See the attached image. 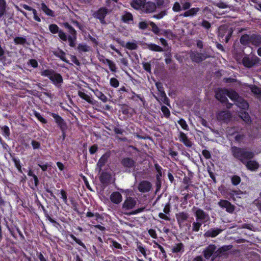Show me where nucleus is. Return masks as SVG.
Returning a JSON list of instances; mask_svg holds the SVG:
<instances>
[{
	"instance_id": "nucleus-34",
	"label": "nucleus",
	"mask_w": 261,
	"mask_h": 261,
	"mask_svg": "<svg viewBox=\"0 0 261 261\" xmlns=\"http://www.w3.org/2000/svg\"><path fill=\"white\" fill-rule=\"evenodd\" d=\"M90 49V47L85 44H79L77 46V50L79 52H87Z\"/></svg>"
},
{
	"instance_id": "nucleus-37",
	"label": "nucleus",
	"mask_w": 261,
	"mask_h": 261,
	"mask_svg": "<svg viewBox=\"0 0 261 261\" xmlns=\"http://www.w3.org/2000/svg\"><path fill=\"white\" fill-rule=\"evenodd\" d=\"M163 35L166 36L168 38L170 39H173L176 37V35L174 34L172 31L169 30H166L163 31L162 33Z\"/></svg>"
},
{
	"instance_id": "nucleus-56",
	"label": "nucleus",
	"mask_w": 261,
	"mask_h": 261,
	"mask_svg": "<svg viewBox=\"0 0 261 261\" xmlns=\"http://www.w3.org/2000/svg\"><path fill=\"white\" fill-rule=\"evenodd\" d=\"M166 15H167V11L164 10V11L161 12L160 13H159V14H158L156 15H154L153 16V17L154 18L159 19H161L162 18H163L164 16H165Z\"/></svg>"
},
{
	"instance_id": "nucleus-62",
	"label": "nucleus",
	"mask_w": 261,
	"mask_h": 261,
	"mask_svg": "<svg viewBox=\"0 0 261 261\" xmlns=\"http://www.w3.org/2000/svg\"><path fill=\"white\" fill-rule=\"evenodd\" d=\"M215 5L216 6L218 7V8H221V9H225V8H227V7H228V5L223 2H219L218 3H216L215 4Z\"/></svg>"
},
{
	"instance_id": "nucleus-24",
	"label": "nucleus",
	"mask_w": 261,
	"mask_h": 261,
	"mask_svg": "<svg viewBox=\"0 0 261 261\" xmlns=\"http://www.w3.org/2000/svg\"><path fill=\"white\" fill-rule=\"evenodd\" d=\"M160 97H158L157 96L154 95V98L159 102L161 101L164 102L165 104L167 105H169V100L168 98V97L166 96V94L165 92H162L159 93Z\"/></svg>"
},
{
	"instance_id": "nucleus-17",
	"label": "nucleus",
	"mask_w": 261,
	"mask_h": 261,
	"mask_svg": "<svg viewBox=\"0 0 261 261\" xmlns=\"http://www.w3.org/2000/svg\"><path fill=\"white\" fill-rule=\"evenodd\" d=\"M236 102V105L243 110H246L248 108V103L238 95V97L236 99H233Z\"/></svg>"
},
{
	"instance_id": "nucleus-35",
	"label": "nucleus",
	"mask_w": 261,
	"mask_h": 261,
	"mask_svg": "<svg viewBox=\"0 0 261 261\" xmlns=\"http://www.w3.org/2000/svg\"><path fill=\"white\" fill-rule=\"evenodd\" d=\"M250 88L251 91V92L257 95V96H260L261 95V88L259 87H258L257 86L255 85H251L250 86Z\"/></svg>"
},
{
	"instance_id": "nucleus-30",
	"label": "nucleus",
	"mask_w": 261,
	"mask_h": 261,
	"mask_svg": "<svg viewBox=\"0 0 261 261\" xmlns=\"http://www.w3.org/2000/svg\"><path fill=\"white\" fill-rule=\"evenodd\" d=\"M78 95L81 98L85 100L89 103L93 104V100L89 95L80 91H79Z\"/></svg>"
},
{
	"instance_id": "nucleus-43",
	"label": "nucleus",
	"mask_w": 261,
	"mask_h": 261,
	"mask_svg": "<svg viewBox=\"0 0 261 261\" xmlns=\"http://www.w3.org/2000/svg\"><path fill=\"white\" fill-rule=\"evenodd\" d=\"M14 41L16 44H23L26 42V39L23 37H17L14 38Z\"/></svg>"
},
{
	"instance_id": "nucleus-11",
	"label": "nucleus",
	"mask_w": 261,
	"mask_h": 261,
	"mask_svg": "<svg viewBox=\"0 0 261 261\" xmlns=\"http://www.w3.org/2000/svg\"><path fill=\"white\" fill-rule=\"evenodd\" d=\"M218 205L222 208H225L226 211L230 213H232L234 210L233 205L227 200H221L218 202Z\"/></svg>"
},
{
	"instance_id": "nucleus-10",
	"label": "nucleus",
	"mask_w": 261,
	"mask_h": 261,
	"mask_svg": "<svg viewBox=\"0 0 261 261\" xmlns=\"http://www.w3.org/2000/svg\"><path fill=\"white\" fill-rule=\"evenodd\" d=\"M152 187L151 183L148 181L143 180L140 182L138 185V190L142 193L149 192Z\"/></svg>"
},
{
	"instance_id": "nucleus-40",
	"label": "nucleus",
	"mask_w": 261,
	"mask_h": 261,
	"mask_svg": "<svg viewBox=\"0 0 261 261\" xmlns=\"http://www.w3.org/2000/svg\"><path fill=\"white\" fill-rule=\"evenodd\" d=\"M49 30L53 34L57 33L60 31L59 27L55 24L49 25Z\"/></svg>"
},
{
	"instance_id": "nucleus-42",
	"label": "nucleus",
	"mask_w": 261,
	"mask_h": 261,
	"mask_svg": "<svg viewBox=\"0 0 261 261\" xmlns=\"http://www.w3.org/2000/svg\"><path fill=\"white\" fill-rule=\"evenodd\" d=\"M230 248V246H224L220 248L216 252L217 253V255H220V254L228 251Z\"/></svg>"
},
{
	"instance_id": "nucleus-32",
	"label": "nucleus",
	"mask_w": 261,
	"mask_h": 261,
	"mask_svg": "<svg viewBox=\"0 0 261 261\" xmlns=\"http://www.w3.org/2000/svg\"><path fill=\"white\" fill-rule=\"evenodd\" d=\"M41 8L43 12H44L47 15L51 16L54 15V12L49 9L45 4H41Z\"/></svg>"
},
{
	"instance_id": "nucleus-25",
	"label": "nucleus",
	"mask_w": 261,
	"mask_h": 261,
	"mask_svg": "<svg viewBox=\"0 0 261 261\" xmlns=\"http://www.w3.org/2000/svg\"><path fill=\"white\" fill-rule=\"evenodd\" d=\"M199 10L200 9L199 8H192L186 11L182 15L184 17L193 16L195 15Z\"/></svg>"
},
{
	"instance_id": "nucleus-59",
	"label": "nucleus",
	"mask_w": 261,
	"mask_h": 261,
	"mask_svg": "<svg viewBox=\"0 0 261 261\" xmlns=\"http://www.w3.org/2000/svg\"><path fill=\"white\" fill-rule=\"evenodd\" d=\"M201 25L206 29H210L211 27V23L205 20L202 21Z\"/></svg>"
},
{
	"instance_id": "nucleus-12",
	"label": "nucleus",
	"mask_w": 261,
	"mask_h": 261,
	"mask_svg": "<svg viewBox=\"0 0 261 261\" xmlns=\"http://www.w3.org/2000/svg\"><path fill=\"white\" fill-rule=\"evenodd\" d=\"M217 247L215 245L211 244L208 245L203 251V253L206 259H208L215 251Z\"/></svg>"
},
{
	"instance_id": "nucleus-26",
	"label": "nucleus",
	"mask_w": 261,
	"mask_h": 261,
	"mask_svg": "<svg viewBox=\"0 0 261 261\" xmlns=\"http://www.w3.org/2000/svg\"><path fill=\"white\" fill-rule=\"evenodd\" d=\"M144 1L145 0H133L131 3V6L135 9H140L141 8H142L144 4Z\"/></svg>"
},
{
	"instance_id": "nucleus-51",
	"label": "nucleus",
	"mask_w": 261,
	"mask_h": 261,
	"mask_svg": "<svg viewBox=\"0 0 261 261\" xmlns=\"http://www.w3.org/2000/svg\"><path fill=\"white\" fill-rule=\"evenodd\" d=\"M161 110L164 116L166 117H169L170 115V112L169 109L166 106H162Z\"/></svg>"
},
{
	"instance_id": "nucleus-31",
	"label": "nucleus",
	"mask_w": 261,
	"mask_h": 261,
	"mask_svg": "<svg viewBox=\"0 0 261 261\" xmlns=\"http://www.w3.org/2000/svg\"><path fill=\"white\" fill-rule=\"evenodd\" d=\"M147 48L151 50L158 52H162L163 51V48L160 46L153 43L148 44L147 45Z\"/></svg>"
},
{
	"instance_id": "nucleus-19",
	"label": "nucleus",
	"mask_w": 261,
	"mask_h": 261,
	"mask_svg": "<svg viewBox=\"0 0 261 261\" xmlns=\"http://www.w3.org/2000/svg\"><path fill=\"white\" fill-rule=\"evenodd\" d=\"M179 140L182 142L186 146L191 147L192 145L191 142L188 139L186 135L182 132H179L178 136Z\"/></svg>"
},
{
	"instance_id": "nucleus-9",
	"label": "nucleus",
	"mask_w": 261,
	"mask_h": 261,
	"mask_svg": "<svg viewBox=\"0 0 261 261\" xmlns=\"http://www.w3.org/2000/svg\"><path fill=\"white\" fill-rule=\"evenodd\" d=\"M175 216L179 226L181 227L188 219L189 215L186 212H181L176 214Z\"/></svg>"
},
{
	"instance_id": "nucleus-16",
	"label": "nucleus",
	"mask_w": 261,
	"mask_h": 261,
	"mask_svg": "<svg viewBox=\"0 0 261 261\" xmlns=\"http://www.w3.org/2000/svg\"><path fill=\"white\" fill-rule=\"evenodd\" d=\"M110 199L113 203L119 204L122 200V196L119 192H114L111 194Z\"/></svg>"
},
{
	"instance_id": "nucleus-53",
	"label": "nucleus",
	"mask_w": 261,
	"mask_h": 261,
	"mask_svg": "<svg viewBox=\"0 0 261 261\" xmlns=\"http://www.w3.org/2000/svg\"><path fill=\"white\" fill-rule=\"evenodd\" d=\"M149 24L152 28V32H153L155 34H156L159 33V29L154 22H150Z\"/></svg>"
},
{
	"instance_id": "nucleus-23",
	"label": "nucleus",
	"mask_w": 261,
	"mask_h": 261,
	"mask_svg": "<svg viewBox=\"0 0 261 261\" xmlns=\"http://www.w3.org/2000/svg\"><path fill=\"white\" fill-rule=\"evenodd\" d=\"M108 158H109V155L107 154H105L99 160V161L97 164V167L98 168L99 172L101 171V168L107 163Z\"/></svg>"
},
{
	"instance_id": "nucleus-39",
	"label": "nucleus",
	"mask_w": 261,
	"mask_h": 261,
	"mask_svg": "<svg viewBox=\"0 0 261 261\" xmlns=\"http://www.w3.org/2000/svg\"><path fill=\"white\" fill-rule=\"evenodd\" d=\"M125 47L128 49L134 50L137 49L138 45L135 42H128L125 44Z\"/></svg>"
},
{
	"instance_id": "nucleus-36",
	"label": "nucleus",
	"mask_w": 261,
	"mask_h": 261,
	"mask_svg": "<svg viewBox=\"0 0 261 261\" xmlns=\"http://www.w3.org/2000/svg\"><path fill=\"white\" fill-rule=\"evenodd\" d=\"M122 20L125 22H128L133 20V15L130 13L126 12L122 16Z\"/></svg>"
},
{
	"instance_id": "nucleus-20",
	"label": "nucleus",
	"mask_w": 261,
	"mask_h": 261,
	"mask_svg": "<svg viewBox=\"0 0 261 261\" xmlns=\"http://www.w3.org/2000/svg\"><path fill=\"white\" fill-rule=\"evenodd\" d=\"M121 163L125 168H132L135 167V162L131 158H124Z\"/></svg>"
},
{
	"instance_id": "nucleus-47",
	"label": "nucleus",
	"mask_w": 261,
	"mask_h": 261,
	"mask_svg": "<svg viewBox=\"0 0 261 261\" xmlns=\"http://www.w3.org/2000/svg\"><path fill=\"white\" fill-rule=\"evenodd\" d=\"M201 226V223L198 222H194L192 224V230L194 231H199L200 227Z\"/></svg>"
},
{
	"instance_id": "nucleus-58",
	"label": "nucleus",
	"mask_w": 261,
	"mask_h": 261,
	"mask_svg": "<svg viewBox=\"0 0 261 261\" xmlns=\"http://www.w3.org/2000/svg\"><path fill=\"white\" fill-rule=\"evenodd\" d=\"M55 55L59 57L62 60L66 62L65 54L63 51H60L58 53H55Z\"/></svg>"
},
{
	"instance_id": "nucleus-38",
	"label": "nucleus",
	"mask_w": 261,
	"mask_h": 261,
	"mask_svg": "<svg viewBox=\"0 0 261 261\" xmlns=\"http://www.w3.org/2000/svg\"><path fill=\"white\" fill-rule=\"evenodd\" d=\"M240 117L246 123H249L251 122L250 117L249 114L246 112L241 113Z\"/></svg>"
},
{
	"instance_id": "nucleus-2",
	"label": "nucleus",
	"mask_w": 261,
	"mask_h": 261,
	"mask_svg": "<svg viewBox=\"0 0 261 261\" xmlns=\"http://www.w3.org/2000/svg\"><path fill=\"white\" fill-rule=\"evenodd\" d=\"M226 96L231 100L238 97V93L233 90H228L226 89H219L216 92V98L222 103L228 101Z\"/></svg>"
},
{
	"instance_id": "nucleus-18",
	"label": "nucleus",
	"mask_w": 261,
	"mask_h": 261,
	"mask_svg": "<svg viewBox=\"0 0 261 261\" xmlns=\"http://www.w3.org/2000/svg\"><path fill=\"white\" fill-rule=\"evenodd\" d=\"M231 115L227 111H221L218 113L217 118L220 121H227L230 118Z\"/></svg>"
},
{
	"instance_id": "nucleus-60",
	"label": "nucleus",
	"mask_w": 261,
	"mask_h": 261,
	"mask_svg": "<svg viewBox=\"0 0 261 261\" xmlns=\"http://www.w3.org/2000/svg\"><path fill=\"white\" fill-rule=\"evenodd\" d=\"M182 9L184 10H187L189 9L191 6V4L190 2H184L181 3Z\"/></svg>"
},
{
	"instance_id": "nucleus-49",
	"label": "nucleus",
	"mask_w": 261,
	"mask_h": 261,
	"mask_svg": "<svg viewBox=\"0 0 261 261\" xmlns=\"http://www.w3.org/2000/svg\"><path fill=\"white\" fill-rule=\"evenodd\" d=\"M241 181V178L237 175H234L231 177V182L233 185H238Z\"/></svg>"
},
{
	"instance_id": "nucleus-3",
	"label": "nucleus",
	"mask_w": 261,
	"mask_h": 261,
	"mask_svg": "<svg viewBox=\"0 0 261 261\" xmlns=\"http://www.w3.org/2000/svg\"><path fill=\"white\" fill-rule=\"evenodd\" d=\"M42 76L48 77L56 86H59L63 83V78L60 74L56 72L53 69H45L40 72Z\"/></svg>"
},
{
	"instance_id": "nucleus-55",
	"label": "nucleus",
	"mask_w": 261,
	"mask_h": 261,
	"mask_svg": "<svg viewBox=\"0 0 261 261\" xmlns=\"http://www.w3.org/2000/svg\"><path fill=\"white\" fill-rule=\"evenodd\" d=\"M110 69L112 71L115 72L116 71V64L112 62V61H109V62L108 64Z\"/></svg>"
},
{
	"instance_id": "nucleus-6",
	"label": "nucleus",
	"mask_w": 261,
	"mask_h": 261,
	"mask_svg": "<svg viewBox=\"0 0 261 261\" xmlns=\"http://www.w3.org/2000/svg\"><path fill=\"white\" fill-rule=\"evenodd\" d=\"M190 57L192 61L199 63L208 58L210 56L206 54L191 52L190 54Z\"/></svg>"
},
{
	"instance_id": "nucleus-15",
	"label": "nucleus",
	"mask_w": 261,
	"mask_h": 261,
	"mask_svg": "<svg viewBox=\"0 0 261 261\" xmlns=\"http://www.w3.org/2000/svg\"><path fill=\"white\" fill-rule=\"evenodd\" d=\"M248 170L251 171L256 170L259 167V164L255 161L250 160L246 161L243 163Z\"/></svg>"
},
{
	"instance_id": "nucleus-52",
	"label": "nucleus",
	"mask_w": 261,
	"mask_h": 261,
	"mask_svg": "<svg viewBox=\"0 0 261 261\" xmlns=\"http://www.w3.org/2000/svg\"><path fill=\"white\" fill-rule=\"evenodd\" d=\"M35 116L36 117V118L42 123L45 124L47 123V121L45 119H44L40 114V113L35 112Z\"/></svg>"
},
{
	"instance_id": "nucleus-27",
	"label": "nucleus",
	"mask_w": 261,
	"mask_h": 261,
	"mask_svg": "<svg viewBox=\"0 0 261 261\" xmlns=\"http://www.w3.org/2000/svg\"><path fill=\"white\" fill-rule=\"evenodd\" d=\"M93 92L95 95L103 102H106L108 101L107 96L98 89L93 90Z\"/></svg>"
},
{
	"instance_id": "nucleus-21",
	"label": "nucleus",
	"mask_w": 261,
	"mask_h": 261,
	"mask_svg": "<svg viewBox=\"0 0 261 261\" xmlns=\"http://www.w3.org/2000/svg\"><path fill=\"white\" fill-rule=\"evenodd\" d=\"M250 43L255 46L261 45V35L256 34H252Z\"/></svg>"
},
{
	"instance_id": "nucleus-29",
	"label": "nucleus",
	"mask_w": 261,
	"mask_h": 261,
	"mask_svg": "<svg viewBox=\"0 0 261 261\" xmlns=\"http://www.w3.org/2000/svg\"><path fill=\"white\" fill-rule=\"evenodd\" d=\"M184 251V246L182 243L175 244L172 248L173 253H180Z\"/></svg>"
},
{
	"instance_id": "nucleus-8",
	"label": "nucleus",
	"mask_w": 261,
	"mask_h": 261,
	"mask_svg": "<svg viewBox=\"0 0 261 261\" xmlns=\"http://www.w3.org/2000/svg\"><path fill=\"white\" fill-rule=\"evenodd\" d=\"M108 13V10L105 8L99 9L95 14L94 17L98 19L101 23H105V17Z\"/></svg>"
},
{
	"instance_id": "nucleus-5",
	"label": "nucleus",
	"mask_w": 261,
	"mask_h": 261,
	"mask_svg": "<svg viewBox=\"0 0 261 261\" xmlns=\"http://www.w3.org/2000/svg\"><path fill=\"white\" fill-rule=\"evenodd\" d=\"M194 208L195 209L194 213L197 220L203 222H206L210 220V217L208 214L203 210L199 208L194 207Z\"/></svg>"
},
{
	"instance_id": "nucleus-13",
	"label": "nucleus",
	"mask_w": 261,
	"mask_h": 261,
	"mask_svg": "<svg viewBox=\"0 0 261 261\" xmlns=\"http://www.w3.org/2000/svg\"><path fill=\"white\" fill-rule=\"evenodd\" d=\"M156 5L152 2H147L144 3L142 7V11L146 13H151L156 9Z\"/></svg>"
},
{
	"instance_id": "nucleus-61",
	"label": "nucleus",
	"mask_w": 261,
	"mask_h": 261,
	"mask_svg": "<svg viewBox=\"0 0 261 261\" xmlns=\"http://www.w3.org/2000/svg\"><path fill=\"white\" fill-rule=\"evenodd\" d=\"M59 36L60 38L63 41H66L67 39V36L66 34L63 32L62 31L60 30V31L58 32Z\"/></svg>"
},
{
	"instance_id": "nucleus-57",
	"label": "nucleus",
	"mask_w": 261,
	"mask_h": 261,
	"mask_svg": "<svg viewBox=\"0 0 261 261\" xmlns=\"http://www.w3.org/2000/svg\"><path fill=\"white\" fill-rule=\"evenodd\" d=\"M172 10L173 11L178 12L181 10V6L179 3L175 2L173 6Z\"/></svg>"
},
{
	"instance_id": "nucleus-33",
	"label": "nucleus",
	"mask_w": 261,
	"mask_h": 261,
	"mask_svg": "<svg viewBox=\"0 0 261 261\" xmlns=\"http://www.w3.org/2000/svg\"><path fill=\"white\" fill-rule=\"evenodd\" d=\"M63 25L67 29H68V32L70 34V36H76V31L68 23L65 22L63 23Z\"/></svg>"
},
{
	"instance_id": "nucleus-22",
	"label": "nucleus",
	"mask_w": 261,
	"mask_h": 261,
	"mask_svg": "<svg viewBox=\"0 0 261 261\" xmlns=\"http://www.w3.org/2000/svg\"><path fill=\"white\" fill-rule=\"evenodd\" d=\"M51 116L55 120L56 122L60 126L61 129H63L65 126V123L64 120L58 114L55 113H51Z\"/></svg>"
},
{
	"instance_id": "nucleus-46",
	"label": "nucleus",
	"mask_w": 261,
	"mask_h": 261,
	"mask_svg": "<svg viewBox=\"0 0 261 261\" xmlns=\"http://www.w3.org/2000/svg\"><path fill=\"white\" fill-rule=\"evenodd\" d=\"M76 38V36H69L68 38L69 42V45L71 47H74L75 45V41Z\"/></svg>"
},
{
	"instance_id": "nucleus-14",
	"label": "nucleus",
	"mask_w": 261,
	"mask_h": 261,
	"mask_svg": "<svg viewBox=\"0 0 261 261\" xmlns=\"http://www.w3.org/2000/svg\"><path fill=\"white\" fill-rule=\"evenodd\" d=\"M223 231L222 229H219L218 228H213L210 229L207 231H206L204 236L205 237H212L214 238L217 236L219 234H220Z\"/></svg>"
},
{
	"instance_id": "nucleus-63",
	"label": "nucleus",
	"mask_w": 261,
	"mask_h": 261,
	"mask_svg": "<svg viewBox=\"0 0 261 261\" xmlns=\"http://www.w3.org/2000/svg\"><path fill=\"white\" fill-rule=\"evenodd\" d=\"M61 198L63 199L64 202L65 203H67V197L66 193L65 191L63 190H61Z\"/></svg>"
},
{
	"instance_id": "nucleus-45",
	"label": "nucleus",
	"mask_w": 261,
	"mask_h": 261,
	"mask_svg": "<svg viewBox=\"0 0 261 261\" xmlns=\"http://www.w3.org/2000/svg\"><path fill=\"white\" fill-rule=\"evenodd\" d=\"M153 247H154V248L158 247L160 250L161 252L162 253V254L163 255V257L165 258H166L167 257V254H166V251L161 245L159 244L158 243L155 242L154 244Z\"/></svg>"
},
{
	"instance_id": "nucleus-7",
	"label": "nucleus",
	"mask_w": 261,
	"mask_h": 261,
	"mask_svg": "<svg viewBox=\"0 0 261 261\" xmlns=\"http://www.w3.org/2000/svg\"><path fill=\"white\" fill-rule=\"evenodd\" d=\"M136 200L132 197H127L122 204V208L125 210L133 209L136 204Z\"/></svg>"
},
{
	"instance_id": "nucleus-28",
	"label": "nucleus",
	"mask_w": 261,
	"mask_h": 261,
	"mask_svg": "<svg viewBox=\"0 0 261 261\" xmlns=\"http://www.w3.org/2000/svg\"><path fill=\"white\" fill-rule=\"evenodd\" d=\"M240 43L244 45L248 44L251 42V35L244 34L241 36L240 39Z\"/></svg>"
},
{
	"instance_id": "nucleus-54",
	"label": "nucleus",
	"mask_w": 261,
	"mask_h": 261,
	"mask_svg": "<svg viewBox=\"0 0 261 261\" xmlns=\"http://www.w3.org/2000/svg\"><path fill=\"white\" fill-rule=\"evenodd\" d=\"M238 129L236 127H227L226 129V132L228 135H233L237 131Z\"/></svg>"
},
{
	"instance_id": "nucleus-44",
	"label": "nucleus",
	"mask_w": 261,
	"mask_h": 261,
	"mask_svg": "<svg viewBox=\"0 0 261 261\" xmlns=\"http://www.w3.org/2000/svg\"><path fill=\"white\" fill-rule=\"evenodd\" d=\"M3 135L6 137H9L10 136V129L7 126H4L1 128Z\"/></svg>"
},
{
	"instance_id": "nucleus-41",
	"label": "nucleus",
	"mask_w": 261,
	"mask_h": 261,
	"mask_svg": "<svg viewBox=\"0 0 261 261\" xmlns=\"http://www.w3.org/2000/svg\"><path fill=\"white\" fill-rule=\"evenodd\" d=\"M178 123L180 125L182 129L186 130H189L188 125L184 119H180V120H178Z\"/></svg>"
},
{
	"instance_id": "nucleus-4",
	"label": "nucleus",
	"mask_w": 261,
	"mask_h": 261,
	"mask_svg": "<svg viewBox=\"0 0 261 261\" xmlns=\"http://www.w3.org/2000/svg\"><path fill=\"white\" fill-rule=\"evenodd\" d=\"M260 59L257 56L249 58L245 56L242 59V63L243 65L248 68L252 67L256 65L260 64Z\"/></svg>"
},
{
	"instance_id": "nucleus-64",
	"label": "nucleus",
	"mask_w": 261,
	"mask_h": 261,
	"mask_svg": "<svg viewBox=\"0 0 261 261\" xmlns=\"http://www.w3.org/2000/svg\"><path fill=\"white\" fill-rule=\"evenodd\" d=\"M31 144L33 146V149H36L40 147V143L38 142H37L35 140H33L31 142Z\"/></svg>"
},
{
	"instance_id": "nucleus-1",
	"label": "nucleus",
	"mask_w": 261,
	"mask_h": 261,
	"mask_svg": "<svg viewBox=\"0 0 261 261\" xmlns=\"http://www.w3.org/2000/svg\"><path fill=\"white\" fill-rule=\"evenodd\" d=\"M231 152L233 156L240 160L243 163L247 161V160L253 158L254 155L252 151L237 147H232Z\"/></svg>"
},
{
	"instance_id": "nucleus-50",
	"label": "nucleus",
	"mask_w": 261,
	"mask_h": 261,
	"mask_svg": "<svg viewBox=\"0 0 261 261\" xmlns=\"http://www.w3.org/2000/svg\"><path fill=\"white\" fill-rule=\"evenodd\" d=\"M110 85L114 88H117L119 86V82L116 78H111L110 80Z\"/></svg>"
},
{
	"instance_id": "nucleus-48",
	"label": "nucleus",
	"mask_w": 261,
	"mask_h": 261,
	"mask_svg": "<svg viewBox=\"0 0 261 261\" xmlns=\"http://www.w3.org/2000/svg\"><path fill=\"white\" fill-rule=\"evenodd\" d=\"M70 237L79 245L81 246L84 248H86V246L85 245V244L80 240L77 239L74 235L70 234Z\"/></svg>"
}]
</instances>
